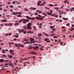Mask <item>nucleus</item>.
Here are the masks:
<instances>
[{
    "instance_id": "nucleus-1",
    "label": "nucleus",
    "mask_w": 74,
    "mask_h": 74,
    "mask_svg": "<svg viewBox=\"0 0 74 74\" xmlns=\"http://www.w3.org/2000/svg\"><path fill=\"white\" fill-rule=\"evenodd\" d=\"M29 20L28 19H23V23H26L27 22H29Z\"/></svg>"
},
{
    "instance_id": "nucleus-2",
    "label": "nucleus",
    "mask_w": 74,
    "mask_h": 74,
    "mask_svg": "<svg viewBox=\"0 0 74 74\" xmlns=\"http://www.w3.org/2000/svg\"><path fill=\"white\" fill-rule=\"evenodd\" d=\"M18 70V67H16V68H14V69H12V71L13 72H14V71L15 70V73H16V72H17V70Z\"/></svg>"
},
{
    "instance_id": "nucleus-3",
    "label": "nucleus",
    "mask_w": 74,
    "mask_h": 74,
    "mask_svg": "<svg viewBox=\"0 0 74 74\" xmlns=\"http://www.w3.org/2000/svg\"><path fill=\"white\" fill-rule=\"evenodd\" d=\"M29 53H30V54H31V55H38V53L36 52H29Z\"/></svg>"
},
{
    "instance_id": "nucleus-4",
    "label": "nucleus",
    "mask_w": 74,
    "mask_h": 74,
    "mask_svg": "<svg viewBox=\"0 0 74 74\" xmlns=\"http://www.w3.org/2000/svg\"><path fill=\"white\" fill-rule=\"evenodd\" d=\"M18 32L19 33H21L22 32H24L25 30L23 29H22L21 30L19 29L18 30Z\"/></svg>"
},
{
    "instance_id": "nucleus-5",
    "label": "nucleus",
    "mask_w": 74,
    "mask_h": 74,
    "mask_svg": "<svg viewBox=\"0 0 74 74\" xmlns=\"http://www.w3.org/2000/svg\"><path fill=\"white\" fill-rule=\"evenodd\" d=\"M33 48L35 50H37V49H38L39 48L37 46L34 47Z\"/></svg>"
},
{
    "instance_id": "nucleus-6",
    "label": "nucleus",
    "mask_w": 74,
    "mask_h": 74,
    "mask_svg": "<svg viewBox=\"0 0 74 74\" xmlns=\"http://www.w3.org/2000/svg\"><path fill=\"white\" fill-rule=\"evenodd\" d=\"M36 11L37 12H38L39 14H41L42 12L39 11V10H36Z\"/></svg>"
},
{
    "instance_id": "nucleus-7",
    "label": "nucleus",
    "mask_w": 74,
    "mask_h": 74,
    "mask_svg": "<svg viewBox=\"0 0 74 74\" xmlns=\"http://www.w3.org/2000/svg\"><path fill=\"white\" fill-rule=\"evenodd\" d=\"M27 27L28 29H31V27L30 26L27 25Z\"/></svg>"
},
{
    "instance_id": "nucleus-8",
    "label": "nucleus",
    "mask_w": 74,
    "mask_h": 74,
    "mask_svg": "<svg viewBox=\"0 0 74 74\" xmlns=\"http://www.w3.org/2000/svg\"><path fill=\"white\" fill-rule=\"evenodd\" d=\"M12 14L14 15H16L18 14V12H17V13L13 12L12 13Z\"/></svg>"
},
{
    "instance_id": "nucleus-9",
    "label": "nucleus",
    "mask_w": 74,
    "mask_h": 74,
    "mask_svg": "<svg viewBox=\"0 0 74 74\" xmlns=\"http://www.w3.org/2000/svg\"><path fill=\"white\" fill-rule=\"evenodd\" d=\"M2 22H7L8 21L7 20H1Z\"/></svg>"
},
{
    "instance_id": "nucleus-10",
    "label": "nucleus",
    "mask_w": 74,
    "mask_h": 74,
    "mask_svg": "<svg viewBox=\"0 0 74 74\" xmlns=\"http://www.w3.org/2000/svg\"><path fill=\"white\" fill-rule=\"evenodd\" d=\"M4 62V60L3 59H1V60H0V62Z\"/></svg>"
},
{
    "instance_id": "nucleus-11",
    "label": "nucleus",
    "mask_w": 74,
    "mask_h": 74,
    "mask_svg": "<svg viewBox=\"0 0 74 74\" xmlns=\"http://www.w3.org/2000/svg\"><path fill=\"white\" fill-rule=\"evenodd\" d=\"M29 40H30V41H34V39L32 38H30Z\"/></svg>"
},
{
    "instance_id": "nucleus-12",
    "label": "nucleus",
    "mask_w": 74,
    "mask_h": 74,
    "mask_svg": "<svg viewBox=\"0 0 74 74\" xmlns=\"http://www.w3.org/2000/svg\"><path fill=\"white\" fill-rule=\"evenodd\" d=\"M49 40L47 38H45L44 39L45 41H49Z\"/></svg>"
},
{
    "instance_id": "nucleus-13",
    "label": "nucleus",
    "mask_w": 74,
    "mask_h": 74,
    "mask_svg": "<svg viewBox=\"0 0 74 74\" xmlns=\"http://www.w3.org/2000/svg\"><path fill=\"white\" fill-rule=\"evenodd\" d=\"M23 21V19H21V20L19 21V23H21V22H22Z\"/></svg>"
},
{
    "instance_id": "nucleus-14",
    "label": "nucleus",
    "mask_w": 74,
    "mask_h": 74,
    "mask_svg": "<svg viewBox=\"0 0 74 74\" xmlns=\"http://www.w3.org/2000/svg\"><path fill=\"white\" fill-rule=\"evenodd\" d=\"M49 5L50 7H54V5L52 4H49Z\"/></svg>"
},
{
    "instance_id": "nucleus-15",
    "label": "nucleus",
    "mask_w": 74,
    "mask_h": 74,
    "mask_svg": "<svg viewBox=\"0 0 74 74\" xmlns=\"http://www.w3.org/2000/svg\"><path fill=\"white\" fill-rule=\"evenodd\" d=\"M30 42H32V43H34L35 42H37V41H32V40H30Z\"/></svg>"
},
{
    "instance_id": "nucleus-16",
    "label": "nucleus",
    "mask_w": 74,
    "mask_h": 74,
    "mask_svg": "<svg viewBox=\"0 0 74 74\" xmlns=\"http://www.w3.org/2000/svg\"><path fill=\"white\" fill-rule=\"evenodd\" d=\"M43 34H45V35L46 36H49V35L47 34V33H45V32H43Z\"/></svg>"
},
{
    "instance_id": "nucleus-17",
    "label": "nucleus",
    "mask_w": 74,
    "mask_h": 74,
    "mask_svg": "<svg viewBox=\"0 0 74 74\" xmlns=\"http://www.w3.org/2000/svg\"><path fill=\"white\" fill-rule=\"evenodd\" d=\"M27 63L28 64H30V63L28 62H24V64H27Z\"/></svg>"
},
{
    "instance_id": "nucleus-18",
    "label": "nucleus",
    "mask_w": 74,
    "mask_h": 74,
    "mask_svg": "<svg viewBox=\"0 0 74 74\" xmlns=\"http://www.w3.org/2000/svg\"><path fill=\"white\" fill-rule=\"evenodd\" d=\"M62 19H64V20H65V21H67V20H68V18H64V17L62 18Z\"/></svg>"
},
{
    "instance_id": "nucleus-19",
    "label": "nucleus",
    "mask_w": 74,
    "mask_h": 74,
    "mask_svg": "<svg viewBox=\"0 0 74 74\" xmlns=\"http://www.w3.org/2000/svg\"><path fill=\"white\" fill-rule=\"evenodd\" d=\"M10 52V53H12L14 52V50H9Z\"/></svg>"
},
{
    "instance_id": "nucleus-20",
    "label": "nucleus",
    "mask_w": 74,
    "mask_h": 74,
    "mask_svg": "<svg viewBox=\"0 0 74 74\" xmlns=\"http://www.w3.org/2000/svg\"><path fill=\"white\" fill-rule=\"evenodd\" d=\"M33 28H34V30H37V29H36V26H34Z\"/></svg>"
},
{
    "instance_id": "nucleus-21",
    "label": "nucleus",
    "mask_w": 74,
    "mask_h": 74,
    "mask_svg": "<svg viewBox=\"0 0 74 74\" xmlns=\"http://www.w3.org/2000/svg\"><path fill=\"white\" fill-rule=\"evenodd\" d=\"M37 5L38 6H41V5H40V3L39 2H38L37 4Z\"/></svg>"
},
{
    "instance_id": "nucleus-22",
    "label": "nucleus",
    "mask_w": 74,
    "mask_h": 74,
    "mask_svg": "<svg viewBox=\"0 0 74 74\" xmlns=\"http://www.w3.org/2000/svg\"><path fill=\"white\" fill-rule=\"evenodd\" d=\"M10 55H14L15 54V53H10Z\"/></svg>"
},
{
    "instance_id": "nucleus-23",
    "label": "nucleus",
    "mask_w": 74,
    "mask_h": 74,
    "mask_svg": "<svg viewBox=\"0 0 74 74\" xmlns=\"http://www.w3.org/2000/svg\"><path fill=\"white\" fill-rule=\"evenodd\" d=\"M30 20H33V21H34V20H35V19H34V18L33 17L30 18Z\"/></svg>"
},
{
    "instance_id": "nucleus-24",
    "label": "nucleus",
    "mask_w": 74,
    "mask_h": 74,
    "mask_svg": "<svg viewBox=\"0 0 74 74\" xmlns=\"http://www.w3.org/2000/svg\"><path fill=\"white\" fill-rule=\"evenodd\" d=\"M52 30L53 31H54V32H55V31H56V29L55 28H53L52 29Z\"/></svg>"
},
{
    "instance_id": "nucleus-25",
    "label": "nucleus",
    "mask_w": 74,
    "mask_h": 74,
    "mask_svg": "<svg viewBox=\"0 0 74 74\" xmlns=\"http://www.w3.org/2000/svg\"><path fill=\"white\" fill-rule=\"evenodd\" d=\"M32 25V23H28V24H27V26H30V25Z\"/></svg>"
},
{
    "instance_id": "nucleus-26",
    "label": "nucleus",
    "mask_w": 74,
    "mask_h": 74,
    "mask_svg": "<svg viewBox=\"0 0 74 74\" xmlns=\"http://www.w3.org/2000/svg\"><path fill=\"white\" fill-rule=\"evenodd\" d=\"M54 9H55V10H59V8H58L55 7Z\"/></svg>"
},
{
    "instance_id": "nucleus-27",
    "label": "nucleus",
    "mask_w": 74,
    "mask_h": 74,
    "mask_svg": "<svg viewBox=\"0 0 74 74\" xmlns=\"http://www.w3.org/2000/svg\"><path fill=\"white\" fill-rule=\"evenodd\" d=\"M19 25V23H16L15 24H14V25L15 26H16L17 25Z\"/></svg>"
},
{
    "instance_id": "nucleus-28",
    "label": "nucleus",
    "mask_w": 74,
    "mask_h": 74,
    "mask_svg": "<svg viewBox=\"0 0 74 74\" xmlns=\"http://www.w3.org/2000/svg\"><path fill=\"white\" fill-rule=\"evenodd\" d=\"M9 7L10 8H13V6L12 5H10Z\"/></svg>"
},
{
    "instance_id": "nucleus-29",
    "label": "nucleus",
    "mask_w": 74,
    "mask_h": 74,
    "mask_svg": "<svg viewBox=\"0 0 74 74\" xmlns=\"http://www.w3.org/2000/svg\"><path fill=\"white\" fill-rule=\"evenodd\" d=\"M38 36H39V37H41V36H42V34H38Z\"/></svg>"
},
{
    "instance_id": "nucleus-30",
    "label": "nucleus",
    "mask_w": 74,
    "mask_h": 74,
    "mask_svg": "<svg viewBox=\"0 0 74 74\" xmlns=\"http://www.w3.org/2000/svg\"><path fill=\"white\" fill-rule=\"evenodd\" d=\"M14 46L16 47H19V46H18V45L17 44H16Z\"/></svg>"
},
{
    "instance_id": "nucleus-31",
    "label": "nucleus",
    "mask_w": 74,
    "mask_h": 74,
    "mask_svg": "<svg viewBox=\"0 0 74 74\" xmlns=\"http://www.w3.org/2000/svg\"><path fill=\"white\" fill-rule=\"evenodd\" d=\"M26 17L27 18V19H30V18L29 16H26Z\"/></svg>"
},
{
    "instance_id": "nucleus-32",
    "label": "nucleus",
    "mask_w": 74,
    "mask_h": 74,
    "mask_svg": "<svg viewBox=\"0 0 74 74\" xmlns=\"http://www.w3.org/2000/svg\"><path fill=\"white\" fill-rule=\"evenodd\" d=\"M15 2H16V3H17V4H21V3H19L18 2H17L16 1H15Z\"/></svg>"
},
{
    "instance_id": "nucleus-33",
    "label": "nucleus",
    "mask_w": 74,
    "mask_h": 74,
    "mask_svg": "<svg viewBox=\"0 0 74 74\" xmlns=\"http://www.w3.org/2000/svg\"><path fill=\"white\" fill-rule=\"evenodd\" d=\"M29 33H34V32H32L30 30L29 31Z\"/></svg>"
},
{
    "instance_id": "nucleus-34",
    "label": "nucleus",
    "mask_w": 74,
    "mask_h": 74,
    "mask_svg": "<svg viewBox=\"0 0 74 74\" xmlns=\"http://www.w3.org/2000/svg\"><path fill=\"white\" fill-rule=\"evenodd\" d=\"M24 10L25 11H29V10H27L26 8H25Z\"/></svg>"
},
{
    "instance_id": "nucleus-35",
    "label": "nucleus",
    "mask_w": 74,
    "mask_h": 74,
    "mask_svg": "<svg viewBox=\"0 0 74 74\" xmlns=\"http://www.w3.org/2000/svg\"><path fill=\"white\" fill-rule=\"evenodd\" d=\"M42 15H45V16H46L47 14L45 13H42Z\"/></svg>"
},
{
    "instance_id": "nucleus-36",
    "label": "nucleus",
    "mask_w": 74,
    "mask_h": 74,
    "mask_svg": "<svg viewBox=\"0 0 74 74\" xmlns=\"http://www.w3.org/2000/svg\"><path fill=\"white\" fill-rule=\"evenodd\" d=\"M39 20H40V21H42L43 20V18H39Z\"/></svg>"
},
{
    "instance_id": "nucleus-37",
    "label": "nucleus",
    "mask_w": 74,
    "mask_h": 74,
    "mask_svg": "<svg viewBox=\"0 0 74 74\" xmlns=\"http://www.w3.org/2000/svg\"><path fill=\"white\" fill-rule=\"evenodd\" d=\"M55 34H51V35H50V36H55Z\"/></svg>"
},
{
    "instance_id": "nucleus-38",
    "label": "nucleus",
    "mask_w": 74,
    "mask_h": 74,
    "mask_svg": "<svg viewBox=\"0 0 74 74\" xmlns=\"http://www.w3.org/2000/svg\"><path fill=\"white\" fill-rule=\"evenodd\" d=\"M2 53H5V51H4V50H2Z\"/></svg>"
},
{
    "instance_id": "nucleus-39",
    "label": "nucleus",
    "mask_w": 74,
    "mask_h": 74,
    "mask_svg": "<svg viewBox=\"0 0 74 74\" xmlns=\"http://www.w3.org/2000/svg\"><path fill=\"white\" fill-rule=\"evenodd\" d=\"M10 64L9 63H7V64H5V66H7V65H9Z\"/></svg>"
},
{
    "instance_id": "nucleus-40",
    "label": "nucleus",
    "mask_w": 74,
    "mask_h": 74,
    "mask_svg": "<svg viewBox=\"0 0 74 74\" xmlns=\"http://www.w3.org/2000/svg\"><path fill=\"white\" fill-rule=\"evenodd\" d=\"M38 16H39V17H40V18H43V17H42V16H40L39 14H38Z\"/></svg>"
},
{
    "instance_id": "nucleus-41",
    "label": "nucleus",
    "mask_w": 74,
    "mask_h": 74,
    "mask_svg": "<svg viewBox=\"0 0 74 74\" xmlns=\"http://www.w3.org/2000/svg\"><path fill=\"white\" fill-rule=\"evenodd\" d=\"M71 29L73 30H74V28L73 27H71Z\"/></svg>"
},
{
    "instance_id": "nucleus-42",
    "label": "nucleus",
    "mask_w": 74,
    "mask_h": 74,
    "mask_svg": "<svg viewBox=\"0 0 74 74\" xmlns=\"http://www.w3.org/2000/svg\"><path fill=\"white\" fill-rule=\"evenodd\" d=\"M9 58L10 59H12V56H10Z\"/></svg>"
},
{
    "instance_id": "nucleus-43",
    "label": "nucleus",
    "mask_w": 74,
    "mask_h": 74,
    "mask_svg": "<svg viewBox=\"0 0 74 74\" xmlns=\"http://www.w3.org/2000/svg\"><path fill=\"white\" fill-rule=\"evenodd\" d=\"M45 8L46 9H47V10H49V8H48V7H45Z\"/></svg>"
},
{
    "instance_id": "nucleus-44",
    "label": "nucleus",
    "mask_w": 74,
    "mask_h": 74,
    "mask_svg": "<svg viewBox=\"0 0 74 74\" xmlns=\"http://www.w3.org/2000/svg\"><path fill=\"white\" fill-rule=\"evenodd\" d=\"M21 47H22L23 48H24V46H23V45L21 44Z\"/></svg>"
},
{
    "instance_id": "nucleus-45",
    "label": "nucleus",
    "mask_w": 74,
    "mask_h": 74,
    "mask_svg": "<svg viewBox=\"0 0 74 74\" xmlns=\"http://www.w3.org/2000/svg\"><path fill=\"white\" fill-rule=\"evenodd\" d=\"M37 10V8H33V10Z\"/></svg>"
},
{
    "instance_id": "nucleus-46",
    "label": "nucleus",
    "mask_w": 74,
    "mask_h": 74,
    "mask_svg": "<svg viewBox=\"0 0 74 74\" xmlns=\"http://www.w3.org/2000/svg\"><path fill=\"white\" fill-rule=\"evenodd\" d=\"M9 25H10V26H12V24L11 23H9Z\"/></svg>"
},
{
    "instance_id": "nucleus-47",
    "label": "nucleus",
    "mask_w": 74,
    "mask_h": 74,
    "mask_svg": "<svg viewBox=\"0 0 74 74\" xmlns=\"http://www.w3.org/2000/svg\"><path fill=\"white\" fill-rule=\"evenodd\" d=\"M36 18L37 19H40V17H39L38 16H36Z\"/></svg>"
},
{
    "instance_id": "nucleus-48",
    "label": "nucleus",
    "mask_w": 74,
    "mask_h": 74,
    "mask_svg": "<svg viewBox=\"0 0 74 74\" xmlns=\"http://www.w3.org/2000/svg\"><path fill=\"white\" fill-rule=\"evenodd\" d=\"M70 25V24H69V23H67V24H66V26H69Z\"/></svg>"
},
{
    "instance_id": "nucleus-49",
    "label": "nucleus",
    "mask_w": 74,
    "mask_h": 74,
    "mask_svg": "<svg viewBox=\"0 0 74 74\" xmlns=\"http://www.w3.org/2000/svg\"><path fill=\"white\" fill-rule=\"evenodd\" d=\"M50 29H53V27L52 26H51L50 27Z\"/></svg>"
},
{
    "instance_id": "nucleus-50",
    "label": "nucleus",
    "mask_w": 74,
    "mask_h": 74,
    "mask_svg": "<svg viewBox=\"0 0 74 74\" xmlns=\"http://www.w3.org/2000/svg\"><path fill=\"white\" fill-rule=\"evenodd\" d=\"M3 11H4L5 12H7V10L6 9H4L3 10Z\"/></svg>"
},
{
    "instance_id": "nucleus-51",
    "label": "nucleus",
    "mask_w": 74,
    "mask_h": 74,
    "mask_svg": "<svg viewBox=\"0 0 74 74\" xmlns=\"http://www.w3.org/2000/svg\"><path fill=\"white\" fill-rule=\"evenodd\" d=\"M23 34H26V33H27V32H26V31H24V32H23Z\"/></svg>"
},
{
    "instance_id": "nucleus-52",
    "label": "nucleus",
    "mask_w": 74,
    "mask_h": 74,
    "mask_svg": "<svg viewBox=\"0 0 74 74\" xmlns=\"http://www.w3.org/2000/svg\"><path fill=\"white\" fill-rule=\"evenodd\" d=\"M53 38H58V37H57V36H54L53 37Z\"/></svg>"
},
{
    "instance_id": "nucleus-53",
    "label": "nucleus",
    "mask_w": 74,
    "mask_h": 74,
    "mask_svg": "<svg viewBox=\"0 0 74 74\" xmlns=\"http://www.w3.org/2000/svg\"><path fill=\"white\" fill-rule=\"evenodd\" d=\"M23 28L24 29H27V28H26V27H23Z\"/></svg>"
},
{
    "instance_id": "nucleus-54",
    "label": "nucleus",
    "mask_w": 74,
    "mask_h": 74,
    "mask_svg": "<svg viewBox=\"0 0 74 74\" xmlns=\"http://www.w3.org/2000/svg\"><path fill=\"white\" fill-rule=\"evenodd\" d=\"M33 7H31L30 8V10H33Z\"/></svg>"
},
{
    "instance_id": "nucleus-55",
    "label": "nucleus",
    "mask_w": 74,
    "mask_h": 74,
    "mask_svg": "<svg viewBox=\"0 0 74 74\" xmlns=\"http://www.w3.org/2000/svg\"><path fill=\"white\" fill-rule=\"evenodd\" d=\"M55 14H53L51 15L52 16H55Z\"/></svg>"
},
{
    "instance_id": "nucleus-56",
    "label": "nucleus",
    "mask_w": 74,
    "mask_h": 74,
    "mask_svg": "<svg viewBox=\"0 0 74 74\" xmlns=\"http://www.w3.org/2000/svg\"><path fill=\"white\" fill-rule=\"evenodd\" d=\"M0 26H3L4 25L2 24H0Z\"/></svg>"
},
{
    "instance_id": "nucleus-57",
    "label": "nucleus",
    "mask_w": 74,
    "mask_h": 74,
    "mask_svg": "<svg viewBox=\"0 0 74 74\" xmlns=\"http://www.w3.org/2000/svg\"><path fill=\"white\" fill-rule=\"evenodd\" d=\"M17 40V39L16 38H14L13 39V41H16Z\"/></svg>"
},
{
    "instance_id": "nucleus-58",
    "label": "nucleus",
    "mask_w": 74,
    "mask_h": 74,
    "mask_svg": "<svg viewBox=\"0 0 74 74\" xmlns=\"http://www.w3.org/2000/svg\"><path fill=\"white\" fill-rule=\"evenodd\" d=\"M35 14L36 15H38V13H37V12H35Z\"/></svg>"
},
{
    "instance_id": "nucleus-59",
    "label": "nucleus",
    "mask_w": 74,
    "mask_h": 74,
    "mask_svg": "<svg viewBox=\"0 0 74 74\" xmlns=\"http://www.w3.org/2000/svg\"><path fill=\"white\" fill-rule=\"evenodd\" d=\"M12 69H14V65H12Z\"/></svg>"
},
{
    "instance_id": "nucleus-60",
    "label": "nucleus",
    "mask_w": 74,
    "mask_h": 74,
    "mask_svg": "<svg viewBox=\"0 0 74 74\" xmlns=\"http://www.w3.org/2000/svg\"><path fill=\"white\" fill-rule=\"evenodd\" d=\"M59 22H62V20H60L59 21Z\"/></svg>"
},
{
    "instance_id": "nucleus-61",
    "label": "nucleus",
    "mask_w": 74,
    "mask_h": 74,
    "mask_svg": "<svg viewBox=\"0 0 74 74\" xmlns=\"http://www.w3.org/2000/svg\"><path fill=\"white\" fill-rule=\"evenodd\" d=\"M7 73H10V71H6Z\"/></svg>"
},
{
    "instance_id": "nucleus-62",
    "label": "nucleus",
    "mask_w": 74,
    "mask_h": 74,
    "mask_svg": "<svg viewBox=\"0 0 74 74\" xmlns=\"http://www.w3.org/2000/svg\"><path fill=\"white\" fill-rule=\"evenodd\" d=\"M55 16L56 18H58V15H55Z\"/></svg>"
},
{
    "instance_id": "nucleus-63",
    "label": "nucleus",
    "mask_w": 74,
    "mask_h": 74,
    "mask_svg": "<svg viewBox=\"0 0 74 74\" xmlns=\"http://www.w3.org/2000/svg\"><path fill=\"white\" fill-rule=\"evenodd\" d=\"M11 2H8V4H11Z\"/></svg>"
},
{
    "instance_id": "nucleus-64",
    "label": "nucleus",
    "mask_w": 74,
    "mask_h": 74,
    "mask_svg": "<svg viewBox=\"0 0 74 74\" xmlns=\"http://www.w3.org/2000/svg\"><path fill=\"white\" fill-rule=\"evenodd\" d=\"M32 58H33V59H35V58H36V56H32Z\"/></svg>"
}]
</instances>
